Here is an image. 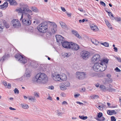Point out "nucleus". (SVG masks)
Instances as JSON below:
<instances>
[{
    "label": "nucleus",
    "mask_w": 121,
    "mask_h": 121,
    "mask_svg": "<svg viewBox=\"0 0 121 121\" xmlns=\"http://www.w3.org/2000/svg\"><path fill=\"white\" fill-rule=\"evenodd\" d=\"M36 81L38 83L45 84L48 81V78L47 75L43 73H39L35 76Z\"/></svg>",
    "instance_id": "f257e3e1"
},
{
    "label": "nucleus",
    "mask_w": 121,
    "mask_h": 121,
    "mask_svg": "<svg viewBox=\"0 0 121 121\" xmlns=\"http://www.w3.org/2000/svg\"><path fill=\"white\" fill-rule=\"evenodd\" d=\"M103 63L102 62L96 63L93 66L94 70L95 71H104L106 69L107 66L105 65L104 67L103 66Z\"/></svg>",
    "instance_id": "f03ea898"
},
{
    "label": "nucleus",
    "mask_w": 121,
    "mask_h": 121,
    "mask_svg": "<svg viewBox=\"0 0 121 121\" xmlns=\"http://www.w3.org/2000/svg\"><path fill=\"white\" fill-rule=\"evenodd\" d=\"M20 8L17 9V11L22 13V14L23 13L24 15L26 12H29L30 13H32V11L29 9V7L27 4L22 3L20 4Z\"/></svg>",
    "instance_id": "7ed1b4c3"
},
{
    "label": "nucleus",
    "mask_w": 121,
    "mask_h": 121,
    "mask_svg": "<svg viewBox=\"0 0 121 121\" xmlns=\"http://www.w3.org/2000/svg\"><path fill=\"white\" fill-rule=\"evenodd\" d=\"M37 29L40 32L45 33L48 30V24L45 22H42L38 26Z\"/></svg>",
    "instance_id": "20e7f679"
},
{
    "label": "nucleus",
    "mask_w": 121,
    "mask_h": 121,
    "mask_svg": "<svg viewBox=\"0 0 121 121\" xmlns=\"http://www.w3.org/2000/svg\"><path fill=\"white\" fill-rule=\"evenodd\" d=\"M24 13L22 14L21 17L20 19L21 22H22L23 24L26 26H29L30 25L31 23V20L29 19H28L26 17L25 18L23 19Z\"/></svg>",
    "instance_id": "39448f33"
},
{
    "label": "nucleus",
    "mask_w": 121,
    "mask_h": 121,
    "mask_svg": "<svg viewBox=\"0 0 121 121\" xmlns=\"http://www.w3.org/2000/svg\"><path fill=\"white\" fill-rule=\"evenodd\" d=\"M15 57L21 63L25 64L27 62V59L23 57L22 56L19 55H16Z\"/></svg>",
    "instance_id": "423d86ee"
},
{
    "label": "nucleus",
    "mask_w": 121,
    "mask_h": 121,
    "mask_svg": "<svg viewBox=\"0 0 121 121\" xmlns=\"http://www.w3.org/2000/svg\"><path fill=\"white\" fill-rule=\"evenodd\" d=\"M11 25L14 28H18L21 26L19 21L17 19H13L11 22Z\"/></svg>",
    "instance_id": "0eeeda50"
},
{
    "label": "nucleus",
    "mask_w": 121,
    "mask_h": 121,
    "mask_svg": "<svg viewBox=\"0 0 121 121\" xmlns=\"http://www.w3.org/2000/svg\"><path fill=\"white\" fill-rule=\"evenodd\" d=\"M86 74L85 73L83 72H77L76 74V76L77 78L80 79H84L85 77Z\"/></svg>",
    "instance_id": "6e6552de"
},
{
    "label": "nucleus",
    "mask_w": 121,
    "mask_h": 121,
    "mask_svg": "<svg viewBox=\"0 0 121 121\" xmlns=\"http://www.w3.org/2000/svg\"><path fill=\"white\" fill-rule=\"evenodd\" d=\"M81 55L83 58L86 59L90 56V53L87 51L82 52L81 53Z\"/></svg>",
    "instance_id": "1a4fd4ad"
},
{
    "label": "nucleus",
    "mask_w": 121,
    "mask_h": 121,
    "mask_svg": "<svg viewBox=\"0 0 121 121\" xmlns=\"http://www.w3.org/2000/svg\"><path fill=\"white\" fill-rule=\"evenodd\" d=\"M52 78L56 81H59L60 80V75L56 73H54L52 75Z\"/></svg>",
    "instance_id": "9d476101"
},
{
    "label": "nucleus",
    "mask_w": 121,
    "mask_h": 121,
    "mask_svg": "<svg viewBox=\"0 0 121 121\" xmlns=\"http://www.w3.org/2000/svg\"><path fill=\"white\" fill-rule=\"evenodd\" d=\"M100 60V56L98 54L94 55L92 57L91 60L92 62H95L99 61Z\"/></svg>",
    "instance_id": "9b49d317"
},
{
    "label": "nucleus",
    "mask_w": 121,
    "mask_h": 121,
    "mask_svg": "<svg viewBox=\"0 0 121 121\" xmlns=\"http://www.w3.org/2000/svg\"><path fill=\"white\" fill-rule=\"evenodd\" d=\"M71 44L72 45L70 46V48L73 50H77L79 48L78 45L77 44L72 42Z\"/></svg>",
    "instance_id": "f8f14e48"
},
{
    "label": "nucleus",
    "mask_w": 121,
    "mask_h": 121,
    "mask_svg": "<svg viewBox=\"0 0 121 121\" xmlns=\"http://www.w3.org/2000/svg\"><path fill=\"white\" fill-rule=\"evenodd\" d=\"M72 42H65L62 44V46L64 48H70V46L72 44Z\"/></svg>",
    "instance_id": "ddd939ff"
},
{
    "label": "nucleus",
    "mask_w": 121,
    "mask_h": 121,
    "mask_svg": "<svg viewBox=\"0 0 121 121\" xmlns=\"http://www.w3.org/2000/svg\"><path fill=\"white\" fill-rule=\"evenodd\" d=\"M56 37L57 42L62 43L64 40V38L63 37L60 35H56Z\"/></svg>",
    "instance_id": "4468645a"
},
{
    "label": "nucleus",
    "mask_w": 121,
    "mask_h": 121,
    "mask_svg": "<svg viewBox=\"0 0 121 121\" xmlns=\"http://www.w3.org/2000/svg\"><path fill=\"white\" fill-rule=\"evenodd\" d=\"M9 57V56L8 54H5L0 59V61L1 63H3L5 60Z\"/></svg>",
    "instance_id": "2eb2a0df"
},
{
    "label": "nucleus",
    "mask_w": 121,
    "mask_h": 121,
    "mask_svg": "<svg viewBox=\"0 0 121 121\" xmlns=\"http://www.w3.org/2000/svg\"><path fill=\"white\" fill-rule=\"evenodd\" d=\"M90 26L91 29L95 31H97L99 30L97 26L93 24H91Z\"/></svg>",
    "instance_id": "dca6fc26"
},
{
    "label": "nucleus",
    "mask_w": 121,
    "mask_h": 121,
    "mask_svg": "<svg viewBox=\"0 0 121 121\" xmlns=\"http://www.w3.org/2000/svg\"><path fill=\"white\" fill-rule=\"evenodd\" d=\"M49 22L51 23L50 28L55 29V30H56L57 26L56 24L53 22Z\"/></svg>",
    "instance_id": "f3484780"
},
{
    "label": "nucleus",
    "mask_w": 121,
    "mask_h": 121,
    "mask_svg": "<svg viewBox=\"0 0 121 121\" xmlns=\"http://www.w3.org/2000/svg\"><path fill=\"white\" fill-rule=\"evenodd\" d=\"M7 1L9 2L11 5H17V2L14 0H7Z\"/></svg>",
    "instance_id": "a211bd4d"
},
{
    "label": "nucleus",
    "mask_w": 121,
    "mask_h": 121,
    "mask_svg": "<svg viewBox=\"0 0 121 121\" xmlns=\"http://www.w3.org/2000/svg\"><path fill=\"white\" fill-rule=\"evenodd\" d=\"M67 78L66 75L64 74H63L60 75V80H61L63 81L66 80Z\"/></svg>",
    "instance_id": "6ab92c4d"
},
{
    "label": "nucleus",
    "mask_w": 121,
    "mask_h": 121,
    "mask_svg": "<svg viewBox=\"0 0 121 121\" xmlns=\"http://www.w3.org/2000/svg\"><path fill=\"white\" fill-rule=\"evenodd\" d=\"M31 75V71L28 69H26L25 73V76L27 78H29L30 76Z\"/></svg>",
    "instance_id": "aec40b11"
},
{
    "label": "nucleus",
    "mask_w": 121,
    "mask_h": 121,
    "mask_svg": "<svg viewBox=\"0 0 121 121\" xmlns=\"http://www.w3.org/2000/svg\"><path fill=\"white\" fill-rule=\"evenodd\" d=\"M8 6V3L7 2L4 3L2 5H0V9H3L4 8L6 9Z\"/></svg>",
    "instance_id": "412c9836"
},
{
    "label": "nucleus",
    "mask_w": 121,
    "mask_h": 121,
    "mask_svg": "<svg viewBox=\"0 0 121 121\" xmlns=\"http://www.w3.org/2000/svg\"><path fill=\"white\" fill-rule=\"evenodd\" d=\"M107 113L109 115H112L113 114H116V112L114 110H108L107 111Z\"/></svg>",
    "instance_id": "4be33fe9"
},
{
    "label": "nucleus",
    "mask_w": 121,
    "mask_h": 121,
    "mask_svg": "<svg viewBox=\"0 0 121 121\" xmlns=\"http://www.w3.org/2000/svg\"><path fill=\"white\" fill-rule=\"evenodd\" d=\"M21 105L22 108L24 109H27L29 108L28 105L26 104L22 103L21 104Z\"/></svg>",
    "instance_id": "5701e85b"
},
{
    "label": "nucleus",
    "mask_w": 121,
    "mask_h": 121,
    "mask_svg": "<svg viewBox=\"0 0 121 121\" xmlns=\"http://www.w3.org/2000/svg\"><path fill=\"white\" fill-rule=\"evenodd\" d=\"M105 105L103 104H99V105H96V107L98 108L99 110H102L103 109V108L105 107Z\"/></svg>",
    "instance_id": "b1692460"
},
{
    "label": "nucleus",
    "mask_w": 121,
    "mask_h": 121,
    "mask_svg": "<svg viewBox=\"0 0 121 121\" xmlns=\"http://www.w3.org/2000/svg\"><path fill=\"white\" fill-rule=\"evenodd\" d=\"M4 28V23H0V33L2 32L3 31V30Z\"/></svg>",
    "instance_id": "393cba45"
},
{
    "label": "nucleus",
    "mask_w": 121,
    "mask_h": 121,
    "mask_svg": "<svg viewBox=\"0 0 121 121\" xmlns=\"http://www.w3.org/2000/svg\"><path fill=\"white\" fill-rule=\"evenodd\" d=\"M23 16H25V17L27 18L28 19H29L30 20H31V16L29 14L27 13H25V14Z\"/></svg>",
    "instance_id": "a878e982"
},
{
    "label": "nucleus",
    "mask_w": 121,
    "mask_h": 121,
    "mask_svg": "<svg viewBox=\"0 0 121 121\" xmlns=\"http://www.w3.org/2000/svg\"><path fill=\"white\" fill-rule=\"evenodd\" d=\"M99 87L101 90H102L103 91H108V89H107V87H106L105 86L103 85H100Z\"/></svg>",
    "instance_id": "bb28decb"
},
{
    "label": "nucleus",
    "mask_w": 121,
    "mask_h": 121,
    "mask_svg": "<svg viewBox=\"0 0 121 121\" xmlns=\"http://www.w3.org/2000/svg\"><path fill=\"white\" fill-rule=\"evenodd\" d=\"M72 32L73 34L75 35L76 37H77L80 38V36L78 33L75 30H72Z\"/></svg>",
    "instance_id": "cd10ccee"
},
{
    "label": "nucleus",
    "mask_w": 121,
    "mask_h": 121,
    "mask_svg": "<svg viewBox=\"0 0 121 121\" xmlns=\"http://www.w3.org/2000/svg\"><path fill=\"white\" fill-rule=\"evenodd\" d=\"M108 60L107 59H104L103 61H101V62H103V67H104V66H105V65H106V64H107L108 62Z\"/></svg>",
    "instance_id": "c85d7f7f"
},
{
    "label": "nucleus",
    "mask_w": 121,
    "mask_h": 121,
    "mask_svg": "<svg viewBox=\"0 0 121 121\" xmlns=\"http://www.w3.org/2000/svg\"><path fill=\"white\" fill-rule=\"evenodd\" d=\"M31 9L34 12H38V10L37 8L35 7L32 6L31 8Z\"/></svg>",
    "instance_id": "c756f323"
},
{
    "label": "nucleus",
    "mask_w": 121,
    "mask_h": 121,
    "mask_svg": "<svg viewBox=\"0 0 121 121\" xmlns=\"http://www.w3.org/2000/svg\"><path fill=\"white\" fill-rule=\"evenodd\" d=\"M28 98L29 100H31L33 102L35 101L36 100V99L35 97H32V96H30L28 97Z\"/></svg>",
    "instance_id": "7c9ffc66"
},
{
    "label": "nucleus",
    "mask_w": 121,
    "mask_h": 121,
    "mask_svg": "<svg viewBox=\"0 0 121 121\" xmlns=\"http://www.w3.org/2000/svg\"><path fill=\"white\" fill-rule=\"evenodd\" d=\"M60 23L61 27L63 28H65L66 27V25L65 23L61 22H60Z\"/></svg>",
    "instance_id": "2f4dec72"
},
{
    "label": "nucleus",
    "mask_w": 121,
    "mask_h": 121,
    "mask_svg": "<svg viewBox=\"0 0 121 121\" xmlns=\"http://www.w3.org/2000/svg\"><path fill=\"white\" fill-rule=\"evenodd\" d=\"M60 88L61 90H65L67 89V88L65 86L63 85L60 86Z\"/></svg>",
    "instance_id": "473e14b6"
},
{
    "label": "nucleus",
    "mask_w": 121,
    "mask_h": 121,
    "mask_svg": "<svg viewBox=\"0 0 121 121\" xmlns=\"http://www.w3.org/2000/svg\"><path fill=\"white\" fill-rule=\"evenodd\" d=\"M79 117L82 120H86L87 118V116L85 117L84 116H79Z\"/></svg>",
    "instance_id": "72a5a7b5"
},
{
    "label": "nucleus",
    "mask_w": 121,
    "mask_h": 121,
    "mask_svg": "<svg viewBox=\"0 0 121 121\" xmlns=\"http://www.w3.org/2000/svg\"><path fill=\"white\" fill-rule=\"evenodd\" d=\"M92 42L94 44L96 45H98L99 43V42L96 39H95L94 41H92Z\"/></svg>",
    "instance_id": "f704fd0d"
},
{
    "label": "nucleus",
    "mask_w": 121,
    "mask_h": 121,
    "mask_svg": "<svg viewBox=\"0 0 121 121\" xmlns=\"http://www.w3.org/2000/svg\"><path fill=\"white\" fill-rule=\"evenodd\" d=\"M91 97L92 99H94L98 98L99 96L96 95H93L91 96Z\"/></svg>",
    "instance_id": "c9c22d12"
},
{
    "label": "nucleus",
    "mask_w": 121,
    "mask_h": 121,
    "mask_svg": "<svg viewBox=\"0 0 121 121\" xmlns=\"http://www.w3.org/2000/svg\"><path fill=\"white\" fill-rule=\"evenodd\" d=\"M64 85L65 86L67 87H69V86L70 85V83L69 82H65L64 83Z\"/></svg>",
    "instance_id": "e433bc0d"
},
{
    "label": "nucleus",
    "mask_w": 121,
    "mask_h": 121,
    "mask_svg": "<svg viewBox=\"0 0 121 121\" xmlns=\"http://www.w3.org/2000/svg\"><path fill=\"white\" fill-rule=\"evenodd\" d=\"M71 54L70 53H65L64 56V57H69L70 55Z\"/></svg>",
    "instance_id": "4c0bfd02"
},
{
    "label": "nucleus",
    "mask_w": 121,
    "mask_h": 121,
    "mask_svg": "<svg viewBox=\"0 0 121 121\" xmlns=\"http://www.w3.org/2000/svg\"><path fill=\"white\" fill-rule=\"evenodd\" d=\"M34 95L36 97L39 98V94L38 93L35 92L34 94Z\"/></svg>",
    "instance_id": "58836bf2"
},
{
    "label": "nucleus",
    "mask_w": 121,
    "mask_h": 121,
    "mask_svg": "<svg viewBox=\"0 0 121 121\" xmlns=\"http://www.w3.org/2000/svg\"><path fill=\"white\" fill-rule=\"evenodd\" d=\"M3 23H4V26H5L6 28H8L9 27V24L7 23L6 22H3Z\"/></svg>",
    "instance_id": "ea45409f"
},
{
    "label": "nucleus",
    "mask_w": 121,
    "mask_h": 121,
    "mask_svg": "<svg viewBox=\"0 0 121 121\" xmlns=\"http://www.w3.org/2000/svg\"><path fill=\"white\" fill-rule=\"evenodd\" d=\"M105 118L103 117H101L100 119L97 118V120L99 121H103L104 120Z\"/></svg>",
    "instance_id": "a19ab883"
},
{
    "label": "nucleus",
    "mask_w": 121,
    "mask_h": 121,
    "mask_svg": "<svg viewBox=\"0 0 121 121\" xmlns=\"http://www.w3.org/2000/svg\"><path fill=\"white\" fill-rule=\"evenodd\" d=\"M112 86V85H111L110 84L109 85V87H107V89H108V91H111V90L112 89L111 88V87Z\"/></svg>",
    "instance_id": "79ce46f5"
},
{
    "label": "nucleus",
    "mask_w": 121,
    "mask_h": 121,
    "mask_svg": "<svg viewBox=\"0 0 121 121\" xmlns=\"http://www.w3.org/2000/svg\"><path fill=\"white\" fill-rule=\"evenodd\" d=\"M14 91L15 94H18L19 93V91L16 88L14 90Z\"/></svg>",
    "instance_id": "37998d69"
},
{
    "label": "nucleus",
    "mask_w": 121,
    "mask_h": 121,
    "mask_svg": "<svg viewBox=\"0 0 121 121\" xmlns=\"http://www.w3.org/2000/svg\"><path fill=\"white\" fill-rule=\"evenodd\" d=\"M103 115L102 113L101 112H99L98 113L97 117L98 118H100L102 117Z\"/></svg>",
    "instance_id": "c03bdc74"
},
{
    "label": "nucleus",
    "mask_w": 121,
    "mask_h": 121,
    "mask_svg": "<svg viewBox=\"0 0 121 121\" xmlns=\"http://www.w3.org/2000/svg\"><path fill=\"white\" fill-rule=\"evenodd\" d=\"M51 29V30L52 32L53 33H55L56 31V30H55V29L52 28H50Z\"/></svg>",
    "instance_id": "a18cd8bd"
},
{
    "label": "nucleus",
    "mask_w": 121,
    "mask_h": 121,
    "mask_svg": "<svg viewBox=\"0 0 121 121\" xmlns=\"http://www.w3.org/2000/svg\"><path fill=\"white\" fill-rule=\"evenodd\" d=\"M100 3L104 7H105L106 6L105 4L103 1H100Z\"/></svg>",
    "instance_id": "49530a36"
},
{
    "label": "nucleus",
    "mask_w": 121,
    "mask_h": 121,
    "mask_svg": "<svg viewBox=\"0 0 121 121\" xmlns=\"http://www.w3.org/2000/svg\"><path fill=\"white\" fill-rule=\"evenodd\" d=\"M111 121H116V119L114 117L112 116L111 117Z\"/></svg>",
    "instance_id": "de8ad7c7"
},
{
    "label": "nucleus",
    "mask_w": 121,
    "mask_h": 121,
    "mask_svg": "<svg viewBox=\"0 0 121 121\" xmlns=\"http://www.w3.org/2000/svg\"><path fill=\"white\" fill-rule=\"evenodd\" d=\"M104 46L107 47H108L109 46L108 43L107 42H104Z\"/></svg>",
    "instance_id": "09e8293b"
},
{
    "label": "nucleus",
    "mask_w": 121,
    "mask_h": 121,
    "mask_svg": "<svg viewBox=\"0 0 121 121\" xmlns=\"http://www.w3.org/2000/svg\"><path fill=\"white\" fill-rule=\"evenodd\" d=\"M115 70L116 72H119L121 71L120 69L118 68V67H117L115 69Z\"/></svg>",
    "instance_id": "8fccbe9b"
},
{
    "label": "nucleus",
    "mask_w": 121,
    "mask_h": 121,
    "mask_svg": "<svg viewBox=\"0 0 121 121\" xmlns=\"http://www.w3.org/2000/svg\"><path fill=\"white\" fill-rule=\"evenodd\" d=\"M48 88L51 90H53L54 88V87L53 86H49Z\"/></svg>",
    "instance_id": "3c124183"
},
{
    "label": "nucleus",
    "mask_w": 121,
    "mask_h": 121,
    "mask_svg": "<svg viewBox=\"0 0 121 121\" xmlns=\"http://www.w3.org/2000/svg\"><path fill=\"white\" fill-rule=\"evenodd\" d=\"M63 113L62 112H60L58 113L57 115L58 116H61L62 115V114Z\"/></svg>",
    "instance_id": "603ef678"
},
{
    "label": "nucleus",
    "mask_w": 121,
    "mask_h": 121,
    "mask_svg": "<svg viewBox=\"0 0 121 121\" xmlns=\"http://www.w3.org/2000/svg\"><path fill=\"white\" fill-rule=\"evenodd\" d=\"M2 83L4 86H7V82L5 81H3L2 82Z\"/></svg>",
    "instance_id": "864d4df0"
},
{
    "label": "nucleus",
    "mask_w": 121,
    "mask_h": 121,
    "mask_svg": "<svg viewBox=\"0 0 121 121\" xmlns=\"http://www.w3.org/2000/svg\"><path fill=\"white\" fill-rule=\"evenodd\" d=\"M67 102L65 101H63L62 103V105H66L67 104Z\"/></svg>",
    "instance_id": "5fc2aeb1"
},
{
    "label": "nucleus",
    "mask_w": 121,
    "mask_h": 121,
    "mask_svg": "<svg viewBox=\"0 0 121 121\" xmlns=\"http://www.w3.org/2000/svg\"><path fill=\"white\" fill-rule=\"evenodd\" d=\"M85 21V20L84 19H83L82 20H80L79 21V22L80 23L81 22H84Z\"/></svg>",
    "instance_id": "6e6d98bb"
},
{
    "label": "nucleus",
    "mask_w": 121,
    "mask_h": 121,
    "mask_svg": "<svg viewBox=\"0 0 121 121\" xmlns=\"http://www.w3.org/2000/svg\"><path fill=\"white\" fill-rule=\"evenodd\" d=\"M108 15L109 16H112V17H113V15H112V13H111L110 12H108ZM113 17L114 18V17Z\"/></svg>",
    "instance_id": "4d7b16f0"
},
{
    "label": "nucleus",
    "mask_w": 121,
    "mask_h": 121,
    "mask_svg": "<svg viewBox=\"0 0 121 121\" xmlns=\"http://www.w3.org/2000/svg\"><path fill=\"white\" fill-rule=\"evenodd\" d=\"M116 58L118 60V61L120 62H121V58H118L117 57H116Z\"/></svg>",
    "instance_id": "13d9d810"
},
{
    "label": "nucleus",
    "mask_w": 121,
    "mask_h": 121,
    "mask_svg": "<svg viewBox=\"0 0 121 121\" xmlns=\"http://www.w3.org/2000/svg\"><path fill=\"white\" fill-rule=\"evenodd\" d=\"M115 19L117 21H119L121 20V18L120 17H117Z\"/></svg>",
    "instance_id": "bf43d9fd"
},
{
    "label": "nucleus",
    "mask_w": 121,
    "mask_h": 121,
    "mask_svg": "<svg viewBox=\"0 0 121 121\" xmlns=\"http://www.w3.org/2000/svg\"><path fill=\"white\" fill-rule=\"evenodd\" d=\"M78 10L80 11L81 12H83V13H85V11L84 10H83V9H78Z\"/></svg>",
    "instance_id": "052dcab7"
},
{
    "label": "nucleus",
    "mask_w": 121,
    "mask_h": 121,
    "mask_svg": "<svg viewBox=\"0 0 121 121\" xmlns=\"http://www.w3.org/2000/svg\"><path fill=\"white\" fill-rule=\"evenodd\" d=\"M47 98L48 99L50 100H52L53 99H52V98L50 96H49L48 97V98Z\"/></svg>",
    "instance_id": "680f3d73"
},
{
    "label": "nucleus",
    "mask_w": 121,
    "mask_h": 121,
    "mask_svg": "<svg viewBox=\"0 0 121 121\" xmlns=\"http://www.w3.org/2000/svg\"><path fill=\"white\" fill-rule=\"evenodd\" d=\"M61 10L63 12H65L66 11V10L65 9L62 7H61Z\"/></svg>",
    "instance_id": "e2e57ef3"
},
{
    "label": "nucleus",
    "mask_w": 121,
    "mask_h": 121,
    "mask_svg": "<svg viewBox=\"0 0 121 121\" xmlns=\"http://www.w3.org/2000/svg\"><path fill=\"white\" fill-rule=\"evenodd\" d=\"M80 94H75L74 95V96L76 98L80 96Z\"/></svg>",
    "instance_id": "0e129e2a"
},
{
    "label": "nucleus",
    "mask_w": 121,
    "mask_h": 121,
    "mask_svg": "<svg viewBox=\"0 0 121 121\" xmlns=\"http://www.w3.org/2000/svg\"><path fill=\"white\" fill-rule=\"evenodd\" d=\"M107 26L109 28H110L111 29H112V28L111 26V25L110 23L108 24V25H107Z\"/></svg>",
    "instance_id": "69168bd1"
},
{
    "label": "nucleus",
    "mask_w": 121,
    "mask_h": 121,
    "mask_svg": "<svg viewBox=\"0 0 121 121\" xmlns=\"http://www.w3.org/2000/svg\"><path fill=\"white\" fill-rule=\"evenodd\" d=\"M66 14L69 17H71V14L70 13H69L67 12Z\"/></svg>",
    "instance_id": "338daca9"
},
{
    "label": "nucleus",
    "mask_w": 121,
    "mask_h": 121,
    "mask_svg": "<svg viewBox=\"0 0 121 121\" xmlns=\"http://www.w3.org/2000/svg\"><path fill=\"white\" fill-rule=\"evenodd\" d=\"M105 22L107 25H108V24L109 23L108 22L107 20H105Z\"/></svg>",
    "instance_id": "774afa93"
}]
</instances>
